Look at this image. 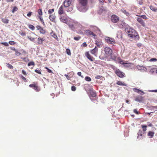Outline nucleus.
Instances as JSON below:
<instances>
[{
    "label": "nucleus",
    "instance_id": "nucleus-27",
    "mask_svg": "<svg viewBox=\"0 0 157 157\" xmlns=\"http://www.w3.org/2000/svg\"><path fill=\"white\" fill-rule=\"evenodd\" d=\"M154 133L151 131H149L147 135L150 136V138H152L154 136Z\"/></svg>",
    "mask_w": 157,
    "mask_h": 157
},
{
    "label": "nucleus",
    "instance_id": "nucleus-21",
    "mask_svg": "<svg viewBox=\"0 0 157 157\" xmlns=\"http://www.w3.org/2000/svg\"><path fill=\"white\" fill-rule=\"evenodd\" d=\"M135 15L144 20H147L148 19L147 17L145 15H140V14H136Z\"/></svg>",
    "mask_w": 157,
    "mask_h": 157
},
{
    "label": "nucleus",
    "instance_id": "nucleus-37",
    "mask_svg": "<svg viewBox=\"0 0 157 157\" xmlns=\"http://www.w3.org/2000/svg\"><path fill=\"white\" fill-rule=\"evenodd\" d=\"M7 66L10 69H13V66L9 64V63H6Z\"/></svg>",
    "mask_w": 157,
    "mask_h": 157
},
{
    "label": "nucleus",
    "instance_id": "nucleus-13",
    "mask_svg": "<svg viewBox=\"0 0 157 157\" xmlns=\"http://www.w3.org/2000/svg\"><path fill=\"white\" fill-rule=\"evenodd\" d=\"M107 11V10L106 8L102 6L98 10V13L100 14H101L102 13L104 14Z\"/></svg>",
    "mask_w": 157,
    "mask_h": 157
},
{
    "label": "nucleus",
    "instance_id": "nucleus-6",
    "mask_svg": "<svg viewBox=\"0 0 157 157\" xmlns=\"http://www.w3.org/2000/svg\"><path fill=\"white\" fill-rule=\"evenodd\" d=\"M105 42L109 45H114L116 44L115 40L113 38L108 37H106L105 38Z\"/></svg>",
    "mask_w": 157,
    "mask_h": 157
},
{
    "label": "nucleus",
    "instance_id": "nucleus-41",
    "mask_svg": "<svg viewBox=\"0 0 157 157\" xmlns=\"http://www.w3.org/2000/svg\"><path fill=\"white\" fill-rule=\"evenodd\" d=\"M28 65L29 66L31 65L34 66V63L33 62H30L28 63Z\"/></svg>",
    "mask_w": 157,
    "mask_h": 157
},
{
    "label": "nucleus",
    "instance_id": "nucleus-62",
    "mask_svg": "<svg viewBox=\"0 0 157 157\" xmlns=\"http://www.w3.org/2000/svg\"><path fill=\"white\" fill-rule=\"evenodd\" d=\"M151 108H154V109H157L156 110H155V111H154V112H155V111H156L157 110V106H152L151 107Z\"/></svg>",
    "mask_w": 157,
    "mask_h": 157
},
{
    "label": "nucleus",
    "instance_id": "nucleus-35",
    "mask_svg": "<svg viewBox=\"0 0 157 157\" xmlns=\"http://www.w3.org/2000/svg\"><path fill=\"white\" fill-rule=\"evenodd\" d=\"M17 10L18 8L16 6H14L12 10V12L13 13H14L15 12L17 11Z\"/></svg>",
    "mask_w": 157,
    "mask_h": 157
},
{
    "label": "nucleus",
    "instance_id": "nucleus-61",
    "mask_svg": "<svg viewBox=\"0 0 157 157\" xmlns=\"http://www.w3.org/2000/svg\"><path fill=\"white\" fill-rule=\"evenodd\" d=\"M10 49L11 50H13V51H14L15 52L17 50L15 48H13V47H11V48H10Z\"/></svg>",
    "mask_w": 157,
    "mask_h": 157
},
{
    "label": "nucleus",
    "instance_id": "nucleus-33",
    "mask_svg": "<svg viewBox=\"0 0 157 157\" xmlns=\"http://www.w3.org/2000/svg\"><path fill=\"white\" fill-rule=\"evenodd\" d=\"M40 32L42 34H44L46 33V31L42 27V28L40 30Z\"/></svg>",
    "mask_w": 157,
    "mask_h": 157
},
{
    "label": "nucleus",
    "instance_id": "nucleus-49",
    "mask_svg": "<svg viewBox=\"0 0 157 157\" xmlns=\"http://www.w3.org/2000/svg\"><path fill=\"white\" fill-rule=\"evenodd\" d=\"M21 78H22V79L25 82H27V81L26 80V79L25 77H24L22 75H21Z\"/></svg>",
    "mask_w": 157,
    "mask_h": 157
},
{
    "label": "nucleus",
    "instance_id": "nucleus-32",
    "mask_svg": "<svg viewBox=\"0 0 157 157\" xmlns=\"http://www.w3.org/2000/svg\"><path fill=\"white\" fill-rule=\"evenodd\" d=\"M54 9H50L48 10V13L50 15L52 14L54 12Z\"/></svg>",
    "mask_w": 157,
    "mask_h": 157
},
{
    "label": "nucleus",
    "instance_id": "nucleus-51",
    "mask_svg": "<svg viewBox=\"0 0 157 157\" xmlns=\"http://www.w3.org/2000/svg\"><path fill=\"white\" fill-rule=\"evenodd\" d=\"M128 64H124V66L126 67H130V64H131L130 63H127Z\"/></svg>",
    "mask_w": 157,
    "mask_h": 157
},
{
    "label": "nucleus",
    "instance_id": "nucleus-39",
    "mask_svg": "<svg viewBox=\"0 0 157 157\" xmlns=\"http://www.w3.org/2000/svg\"><path fill=\"white\" fill-rule=\"evenodd\" d=\"M66 53L68 55L70 56L71 55V51L69 49H66Z\"/></svg>",
    "mask_w": 157,
    "mask_h": 157
},
{
    "label": "nucleus",
    "instance_id": "nucleus-44",
    "mask_svg": "<svg viewBox=\"0 0 157 157\" xmlns=\"http://www.w3.org/2000/svg\"><path fill=\"white\" fill-rule=\"evenodd\" d=\"M81 38V37L79 36H78L77 37H75L74 38V39L76 40H78Z\"/></svg>",
    "mask_w": 157,
    "mask_h": 157
},
{
    "label": "nucleus",
    "instance_id": "nucleus-56",
    "mask_svg": "<svg viewBox=\"0 0 157 157\" xmlns=\"http://www.w3.org/2000/svg\"><path fill=\"white\" fill-rule=\"evenodd\" d=\"M120 63L121 64H128L127 63H124V61L123 60H122L121 61H120Z\"/></svg>",
    "mask_w": 157,
    "mask_h": 157
},
{
    "label": "nucleus",
    "instance_id": "nucleus-2",
    "mask_svg": "<svg viewBox=\"0 0 157 157\" xmlns=\"http://www.w3.org/2000/svg\"><path fill=\"white\" fill-rule=\"evenodd\" d=\"M104 53L102 54L99 56L100 59L105 60L107 58L112 55L113 51L109 47H106L104 48Z\"/></svg>",
    "mask_w": 157,
    "mask_h": 157
},
{
    "label": "nucleus",
    "instance_id": "nucleus-57",
    "mask_svg": "<svg viewBox=\"0 0 157 157\" xmlns=\"http://www.w3.org/2000/svg\"><path fill=\"white\" fill-rule=\"evenodd\" d=\"M32 12H30L27 14V16L29 17H30L32 15Z\"/></svg>",
    "mask_w": 157,
    "mask_h": 157
},
{
    "label": "nucleus",
    "instance_id": "nucleus-40",
    "mask_svg": "<svg viewBox=\"0 0 157 157\" xmlns=\"http://www.w3.org/2000/svg\"><path fill=\"white\" fill-rule=\"evenodd\" d=\"M9 43L11 45H14L16 44V42L14 41H10L9 42Z\"/></svg>",
    "mask_w": 157,
    "mask_h": 157
},
{
    "label": "nucleus",
    "instance_id": "nucleus-7",
    "mask_svg": "<svg viewBox=\"0 0 157 157\" xmlns=\"http://www.w3.org/2000/svg\"><path fill=\"white\" fill-rule=\"evenodd\" d=\"M29 86L30 87L33 88L36 92L40 91V89L38 85V83L37 82H33L32 84H30Z\"/></svg>",
    "mask_w": 157,
    "mask_h": 157
},
{
    "label": "nucleus",
    "instance_id": "nucleus-3",
    "mask_svg": "<svg viewBox=\"0 0 157 157\" xmlns=\"http://www.w3.org/2000/svg\"><path fill=\"white\" fill-rule=\"evenodd\" d=\"M127 33L130 37H134L135 39H139V36L135 30L131 28L127 29Z\"/></svg>",
    "mask_w": 157,
    "mask_h": 157
},
{
    "label": "nucleus",
    "instance_id": "nucleus-14",
    "mask_svg": "<svg viewBox=\"0 0 157 157\" xmlns=\"http://www.w3.org/2000/svg\"><path fill=\"white\" fill-rule=\"evenodd\" d=\"M119 20V17L116 15H113L111 16V21L113 23L117 22Z\"/></svg>",
    "mask_w": 157,
    "mask_h": 157
},
{
    "label": "nucleus",
    "instance_id": "nucleus-16",
    "mask_svg": "<svg viewBox=\"0 0 157 157\" xmlns=\"http://www.w3.org/2000/svg\"><path fill=\"white\" fill-rule=\"evenodd\" d=\"M98 49L96 46H95L94 48L90 50V53L95 56H97L98 54Z\"/></svg>",
    "mask_w": 157,
    "mask_h": 157
},
{
    "label": "nucleus",
    "instance_id": "nucleus-38",
    "mask_svg": "<svg viewBox=\"0 0 157 157\" xmlns=\"http://www.w3.org/2000/svg\"><path fill=\"white\" fill-rule=\"evenodd\" d=\"M85 80L87 81L90 82L91 80V79L88 76H86L85 77Z\"/></svg>",
    "mask_w": 157,
    "mask_h": 157
},
{
    "label": "nucleus",
    "instance_id": "nucleus-55",
    "mask_svg": "<svg viewBox=\"0 0 157 157\" xmlns=\"http://www.w3.org/2000/svg\"><path fill=\"white\" fill-rule=\"evenodd\" d=\"M133 112L135 113L136 114H139V113L137 111V109H134L133 110Z\"/></svg>",
    "mask_w": 157,
    "mask_h": 157
},
{
    "label": "nucleus",
    "instance_id": "nucleus-63",
    "mask_svg": "<svg viewBox=\"0 0 157 157\" xmlns=\"http://www.w3.org/2000/svg\"><path fill=\"white\" fill-rule=\"evenodd\" d=\"M65 76L66 77V78L68 79H70V78L69 75H65Z\"/></svg>",
    "mask_w": 157,
    "mask_h": 157
},
{
    "label": "nucleus",
    "instance_id": "nucleus-60",
    "mask_svg": "<svg viewBox=\"0 0 157 157\" xmlns=\"http://www.w3.org/2000/svg\"><path fill=\"white\" fill-rule=\"evenodd\" d=\"M102 77L101 76V75H97L95 77V78L97 79H99Z\"/></svg>",
    "mask_w": 157,
    "mask_h": 157
},
{
    "label": "nucleus",
    "instance_id": "nucleus-43",
    "mask_svg": "<svg viewBox=\"0 0 157 157\" xmlns=\"http://www.w3.org/2000/svg\"><path fill=\"white\" fill-rule=\"evenodd\" d=\"M27 37L29 40L32 41H34L35 40V38L32 37L30 36H28Z\"/></svg>",
    "mask_w": 157,
    "mask_h": 157
},
{
    "label": "nucleus",
    "instance_id": "nucleus-28",
    "mask_svg": "<svg viewBox=\"0 0 157 157\" xmlns=\"http://www.w3.org/2000/svg\"><path fill=\"white\" fill-rule=\"evenodd\" d=\"M28 26L29 28L31 29L33 31L35 29V28L33 25L30 24H28Z\"/></svg>",
    "mask_w": 157,
    "mask_h": 157
},
{
    "label": "nucleus",
    "instance_id": "nucleus-53",
    "mask_svg": "<svg viewBox=\"0 0 157 157\" xmlns=\"http://www.w3.org/2000/svg\"><path fill=\"white\" fill-rule=\"evenodd\" d=\"M2 44L6 46H9L8 43L6 42L2 43Z\"/></svg>",
    "mask_w": 157,
    "mask_h": 157
},
{
    "label": "nucleus",
    "instance_id": "nucleus-22",
    "mask_svg": "<svg viewBox=\"0 0 157 157\" xmlns=\"http://www.w3.org/2000/svg\"><path fill=\"white\" fill-rule=\"evenodd\" d=\"M45 40L44 39L39 37L38 39V43L39 44H43V41Z\"/></svg>",
    "mask_w": 157,
    "mask_h": 157
},
{
    "label": "nucleus",
    "instance_id": "nucleus-26",
    "mask_svg": "<svg viewBox=\"0 0 157 157\" xmlns=\"http://www.w3.org/2000/svg\"><path fill=\"white\" fill-rule=\"evenodd\" d=\"M51 35L54 38H55V39H56L57 41L58 40V39L57 37V36L55 33L53 32L51 33Z\"/></svg>",
    "mask_w": 157,
    "mask_h": 157
},
{
    "label": "nucleus",
    "instance_id": "nucleus-8",
    "mask_svg": "<svg viewBox=\"0 0 157 157\" xmlns=\"http://www.w3.org/2000/svg\"><path fill=\"white\" fill-rule=\"evenodd\" d=\"M115 73L120 78H123L125 77V74L118 69L115 71Z\"/></svg>",
    "mask_w": 157,
    "mask_h": 157
},
{
    "label": "nucleus",
    "instance_id": "nucleus-24",
    "mask_svg": "<svg viewBox=\"0 0 157 157\" xmlns=\"http://www.w3.org/2000/svg\"><path fill=\"white\" fill-rule=\"evenodd\" d=\"M1 20L3 23L5 24L8 23L9 21V20L6 18H2Z\"/></svg>",
    "mask_w": 157,
    "mask_h": 157
},
{
    "label": "nucleus",
    "instance_id": "nucleus-20",
    "mask_svg": "<svg viewBox=\"0 0 157 157\" xmlns=\"http://www.w3.org/2000/svg\"><path fill=\"white\" fill-rule=\"evenodd\" d=\"M143 97L141 96H137L135 99V100L138 102H141L142 101Z\"/></svg>",
    "mask_w": 157,
    "mask_h": 157
},
{
    "label": "nucleus",
    "instance_id": "nucleus-45",
    "mask_svg": "<svg viewBox=\"0 0 157 157\" xmlns=\"http://www.w3.org/2000/svg\"><path fill=\"white\" fill-rule=\"evenodd\" d=\"M35 71L39 74H41V71L40 70H36Z\"/></svg>",
    "mask_w": 157,
    "mask_h": 157
},
{
    "label": "nucleus",
    "instance_id": "nucleus-15",
    "mask_svg": "<svg viewBox=\"0 0 157 157\" xmlns=\"http://www.w3.org/2000/svg\"><path fill=\"white\" fill-rule=\"evenodd\" d=\"M95 44L99 48H101L103 46V43L102 41L98 39L96 40L95 41Z\"/></svg>",
    "mask_w": 157,
    "mask_h": 157
},
{
    "label": "nucleus",
    "instance_id": "nucleus-46",
    "mask_svg": "<svg viewBox=\"0 0 157 157\" xmlns=\"http://www.w3.org/2000/svg\"><path fill=\"white\" fill-rule=\"evenodd\" d=\"M45 68L47 70V71L48 72L50 73H53V72L51 70H50L49 69H48V67H45Z\"/></svg>",
    "mask_w": 157,
    "mask_h": 157
},
{
    "label": "nucleus",
    "instance_id": "nucleus-29",
    "mask_svg": "<svg viewBox=\"0 0 157 157\" xmlns=\"http://www.w3.org/2000/svg\"><path fill=\"white\" fill-rule=\"evenodd\" d=\"M122 12L126 14L127 16H129L130 15V13L129 12H127L124 9H123L121 10Z\"/></svg>",
    "mask_w": 157,
    "mask_h": 157
},
{
    "label": "nucleus",
    "instance_id": "nucleus-23",
    "mask_svg": "<svg viewBox=\"0 0 157 157\" xmlns=\"http://www.w3.org/2000/svg\"><path fill=\"white\" fill-rule=\"evenodd\" d=\"M116 84L119 85L126 86V85L124 82L120 81H117Z\"/></svg>",
    "mask_w": 157,
    "mask_h": 157
},
{
    "label": "nucleus",
    "instance_id": "nucleus-1",
    "mask_svg": "<svg viewBox=\"0 0 157 157\" xmlns=\"http://www.w3.org/2000/svg\"><path fill=\"white\" fill-rule=\"evenodd\" d=\"M78 9L80 11L85 12L88 10V0H78Z\"/></svg>",
    "mask_w": 157,
    "mask_h": 157
},
{
    "label": "nucleus",
    "instance_id": "nucleus-59",
    "mask_svg": "<svg viewBox=\"0 0 157 157\" xmlns=\"http://www.w3.org/2000/svg\"><path fill=\"white\" fill-rule=\"evenodd\" d=\"M137 45L138 47L140 48L142 46V44L140 43H138L137 44Z\"/></svg>",
    "mask_w": 157,
    "mask_h": 157
},
{
    "label": "nucleus",
    "instance_id": "nucleus-19",
    "mask_svg": "<svg viewBox=\"0 0 157 157\" xmlns=\"http://www.w3.org/2000/svg\"><path fill=\"white\" fill-rule=\"evenodd\" d=\"M60 20L62 22L66 23L67 21V18L65 16H61L60 18Z\"/></svg>",
    "mask_w": 157,
    "mask_h": 157
},
{
    "label": "nucleus",
    "instance_id": "nucleus-10",
    "mask_svg": "<svg viewBox=\"0 0 157 157\" xmlns=\"http://www.w3.org/2000/svg\"><path fill=\"white\" fill-rule=\"evenodd\" d=\"M72 0H65L63 3V6L67 8H69V7L71 4Z\"/></svg>",
    "mask_w": 157,
    "mask_h": 157
},
{
    "label": "nucleus",
    "instance_id": "nucleus-34",
    "mask_svg": "<svg viewBox=\"0 0 157 157\" xmlns=\"http://www.w3.org/2000/svg\"><path fill=\"white\" fill-rule=\"evenodd\" d=\"M141 127L143 128V132H145L147 130V126L146 125H142L141 126Z\"/></svg>",
    "mask_w": 157,
    "mask_h": 157
},
{
    "label": "nucleus",
    "instance_id": "nucleus-54",
    "mask_svg": "<svg viewBox=\"0 0 157 157\" xmlns=\"http://www.w3.org/2000/svg\"><path fill=\"white\" fill-rule=\"evenodd\" d=\"M36 28L37 30H39L40 31L41 29L42 28V27H41L39 25H37L36 26Z\"/></svg>",
    "mask_w": 157,
    "mask_h": 157
},
{
    "label": "nucleus",
    "instance_id": "nucleus-9",
    "mask_svg": "<svg viewBox=\"0 0 157 157\" xmlns=\"http://www.w3.org/2000/svg\"><path fill=\"white\" fill-rule=\"evenodd\" d=\"M85 55L86 57L91 61H93L95 59V58L90 54L89 52H86Z\"/></svg>",
    "mask_w": 157,
    "mask_h": 157
},
{
    "label": "nucleus",
    "instance_id": "nucleus-48",
    "mask_svg": "<svg viewBox=\"0 0 157 157\" xmlns=\"http://www.w3.org/2000/svg\"><path fill=\"white\" fill-rule=\"evenodd\" d=\"M15 55L17 56H19L21 54V53L18 52L17 50L15 52Z\"/></svg>",
    "mask_w": 157,
    "mask_h": 157
},
{
    "label": "nucleus",
    "instance_id": "nucleus-42",
    "mask_svg": "<svg viewBox=\"0 0 157 157\" xmlns=\"http://www.w3.org/2000/svg\"><path fill=\"white\" fill-rule=\"evenodd\" d=\"M150 62H156L157 61V59L155 58L151 59L149 61Z\"/></svg>",
    "mask_w": 157,
    "mask_h": 157
},
{
    "label": "nucleus",
    "instance_id": "nucleus-64",
    "mask_svg": "<svg viewBox=\"0 0 157 157\" xmlns=\"http://www.w3.org/2000/svg\"><path fill=\"white\" fill-rule=\"evenodd\" d=\"M148 124V126L149 127H151L152 126V124L150 123V122H148L147 123Z\"/></svg>",
    "mask_w": 157,
    "mask_h": 157
},
{
    "label": "nucleus",
    "instance_id": "nucleus-4",
    "mask_svg": "<svg viewBox=\"0 0 157 157\" xmlns=\"http://www.w3.org/2000/svg\"><path fill=\"white\" fill-rule=\"evenodd\" d=\"M68 25L72 30H74L80 27L81 25L77 21H73L70 22L68 24Z\"/></svg>",
    "mask_w": 157,
    "mask_h": 157
},
{
    "label": "nucleus",
    "instance_id": "nucleus-50",
    "mask_svg": "<svg viewBox=\"0 0 157 157\" xmlns=\"http://www.w3.org/2000/svg\"><path fill=\"white\" fill-rule=\"evenodd\" d=\"M87 46V44L86 43L84 42L82 44L81 46L82 47H86Z\"/></svg>",
    "mask_w": 157,
    "mask_h": 157
},
{
    "label": "nucleus",
    "instance_id": "nucleus-12",
    "mask_svg": "<svg viewBox=\"0 0 157 157\" xmlns=\"http://www.w3.org/2000/svg\"><path fill=\"white\" fill-rule=\"evenodd\" d=\"M136 20L137 22L139 23L143 27H145L146 26L145 23L144 21L141 17H140L136 18Z\"/></svg>",
    "mask_w": 157,
    "mask_h": 157
},
{
    "label": "nucleus",
    "instance_id": "nucleus-30",
    "mask_svg": "<svg viewBox=\"0 0 157 157\" xmlns=\"http://www.w3.org/2000/svg\"><path fill=\"white\" fill-rule=\"evenodd\" d=\"M150 8L154 12H156L157 11V8L151 5L150 6Z\"/></svg>",
    "mask_w": 157,
    "mask_h": 157
},
{
    "label": "nucleus",
    "instance_id": "nucleus-18",
    "mask_svg": "<svg viewBox=\"0 0 157 157\" xmlns=\"http://www.w3.org/2000/svg\"><path fill=\"white\" fill-rule=\"evenodd\" d=\"M56 16L54 14H50L49 16V18L50 20L52 22L55 23V19Z\"/></svg>",
    "mask_w": 157,
    "mask_h": 157
},
{
    "label": "nucleus",
    "instance_id": "nucleus-5",
    "mask_svg": "<svg viewBox=\"0 0 157 157\" xmlns=\"http://www.w3.org/2000/svg\"><path fill=\"white\" fill-rule=\"evenodd\" d=\"M66 10V11L68 12L71 11L72 10V8H67L63 5H61L59 8L58 10V13L60 15L64 13V10Z\"/></svg>",
    "mask_w": 157,
    "mask_h": 157
},
{
    "label": "nucleus",
    "instance_id": "nucleus-58",
    "mask_svg": "<svg viewBox=\"0 0 157 157\" xmlns=\"http://www.w3.org/2000/svg\"><path fill=\"white\" fill-rule=\"evenodd\" d=\"M144 136L141 133H139L138 136L137 137V138H139L140 136H142H142Z\"/></svg>",
    "mask_w": 157,
    "mask_h": 157
},
{
    "label": "nucleus",
    "instance_id": "nucleus-47",
    "mask_svg": "<svg viewBox=\"0 0 157 157\" xmlns=\"http://www.w3.org/2000/svg\"><path fill=\"white\" fill-rule=\"evenodd\" d=\"M19 33L21 36H25L26 33L25 32H19Z\"/></svg>",
    "mask_w": 157,
    "mask_h": 157
},
{
    "label": "nucleus",
    "instance_id": "nucleus-25",
    "mask_svg": "<svg viewBox=\"0 0 157 157\" xmlns=\"http://www.w3.org/2000/svg\"><path fill=\"white\" fill-rule=\"evenodd\" d=\"M133 90L135 92L139 93L140 92H141L142 93H144V92L143 91H142L139 89H138L137 88H133Z\"/></svg>",
    "mask_w": 157,
    "mask_h": 157
},
{
    "label": "nucleus",
    "instance_id": "nucleus-31",
    "mask_svg": "<svg viewBox=\"0 0 157 157\" xmlns=\"http://www.w3.org/2000/svg\"><path fill=\"white\" fill-rule=\"evenodd\" d=\"M119 25L120 26H122L123 27L125 26V23L122 21H121L119 22Z\"/></svg>",
    "mask_w": 157,
    "mask_h": 157
},
{
    "label": "nucleus",
    "instance_id": "nucleus-36",
    "mask_svg": "<svg viewBox=\"0 0 157 157\" xmlns=\"http://www.w3.org/2000/svg\"><path fill=\"white\" fill-rule=\"evenodd\" d=\"M38 13L40 16L42 15V12L41 9H39L38 10Z\"/></svg>",
    "mask_w": 157,
    "mask_h": 157
},
{
    "label": "nucleus",
    "instance_id": "nucleus-52",
    "mask_svg": "<svg viewBox=\"0 0 157 157\" xmlns=\"http://www.w3.org/2000/svg\"><path fill=\"white\" fill-rule=\"evenodd\" d=\"M76 90V87L74 86H72L71 87V90L73 91H75Z\"/></svg>",
    "mask_w": 157,
    "mask_h": 157
},
{
    "label": "nucleus",
    "instance_id": "nucleus-17",
    "mask_svg": "<svg viewBox=\"0 0 157 157\" xmlns=\"http://www.w3.org/2000/svg\"><path fill=\"white\" fill-rule=\"evenodd\" d=\"M90 96L92 97H95L96 96V94L95 91L93 89H90L89 90Z\"/></svg>",
    "mask_w": 157,
    "mask_h": 157
},
{
    "label": "nucleus",
    "instance_id": "nucleus-11",
    "mask_svg": "<svg viewBox=\"0 0 157 157\" xmlns=\"http://www.w3.org/2000/svg\"><path fill=\"white\" fill-rule=\"evenodd\" d=\"M85 33L87 36H94V38L96 36V35L93 32L89 29L86 30Z\"/></svg>",
    "mask_w": 157,
    "mask_h": 157
}]
</instances>
